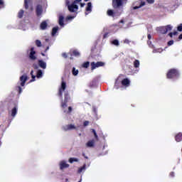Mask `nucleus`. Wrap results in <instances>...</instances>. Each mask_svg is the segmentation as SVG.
<instances>
[{
	"label": "nucleus",
	"mask_w": 182,
	"mask_h": 182,
	"mask_svg": "<svg viewBox=\"0 0 182 182\" xmlns=\"http://www.w3.org/2000/svg\"><path fill=\"white\" fill-rule=\"evenodd\" d=\"M96 85V81L92 80L90 83V87H93V85Z\"/></svg>",
	"instance_id": "nucleus-38"
},
{
	"label": "nucleus",
	"mask_w": 182,
	"mask_h": 182,
	"mask_svg": "<svg viewBox=\"0 0 182 182\" xmlns=\"http://www.w3.org/2000/svg\"><path fill=\"white\" fill-rule=\"evenodd\" d=\"M65 90H66V82L65 81H62L61 87L58 90V96L60 97H63V92H65Z\"/></svg>",
	"instance_id": "nucleus-7"
},
{
	"label": "nucleus",
	"mask_w": 182,
	"mask_h": 182,
	"mask_svg": "<svg viewBox=\"0 0 182 182\" xmlns=\"http://www.w3.org/2000/svg\"><path fill=\"white\" fill-rule=\"evenodd\" d=\"M69 163H70L71 164H73L74 161H75L76 163H77V161H79V159L77 158H70L68 160Z\"/></svg>",
	"instance_id": "nucleus-29"
},
{
	"label": "nucleus",
	"mask_w": 182,
	"mask_h": 182,
	"mask_svg": "<svg viewBox=\"0 0 182 182\" xmlns=\"http://www.w3.org/2000/svg\"><path fill=\"white\" fill-rule=\"evenodd\" d=\"M36 46H38V48H41V46H42V42H41L40 40H36Z\"/></svg>",
	"instance_id": "nucleus-34"
},
{
	"label": "nucleus",
	"mask_w": 182,
	"mask_h": 182,
	"mask_svg": "<svg viewBox=\"0 0 182 182\" xmlns=\"http://www.w3.org/2000/svg\"><path fill=\"white\" fill-rule=\"evenodd\" d=\"M107 36H109V33H105L103 36V38L106 39V38H107Z\"/></svg>",
	"instance_id": "nucleus-47"
},
{
	"label": "nucleus",
	"mask_w": 182,
	"mask_h": 182,
	"mask_svg": "<svg viewBox=\"0 0 182 182\" xmlns=\"http://www.w3.org/2000/svg\"><path fill=\"white\" fill-rule=\"evenodd\" d=\"M78 73H79V70H76L75 68H73V75L74 76H77Z\"/></svg>",
	"instance_id": "nucleus-33"
},
{
	"label": "nucleus",
	"mask_w": 182,
	"mask_h": 182,
	"mask_svg": "<svg viewBox=\"0 0 182 182\" xmlns=\"http://www.w3.org/2000/svg\"><path fill=\"white\" fill-rule=\"evenodd\" d=\"M69 168V164H66L65 161H62L60 163V170H64V168Z\"/></svg>",
	"instance_id": "nucleus-13"
},
{
	"label": "nucleus",
	"mask_w": 182,
	"mask_h": 182,
	"mask_svg": "<svg viewBox=\"0 0 182 182\" xmlns=\"http://www.w3.org/2000/svg\"><path fill=\"white\" fill-rule=\"evenodd\" d=\"M92 133L94 134L95 141H99V136H97V133H96V130L94 129H92Z\"/></svg>",
	"instance_id": "nucleus-24"
},
{
	"label": "nucleus",
	"mask_w": 182,
	"mask_h": 182,
	"mask_svg": "<svg viewBox=\"0 0 182 182\" xmlns=\"http://www.w3.org/2000/svg\"><path fill=\"white\" fill-rule=\"evenodd\" d=\"M136 4L139 6H134V9H139L141 8L142 6H144V5H146V1L139 0V1L136 2Z\"/></svg>",
	"instance_id": "nucleus-11"
},
{
	"label": "nucleus",
	"mask_w": 182,
	"mask_h": 182,
	"mask_svg": "<svg viewBox=\"0 0 182 182\" xmlns=\"http://www.w3.org/2000/svg\"><path fill=\"white\" fill-rule=\"evenodd\" d=\"M58 31H59V27H58V26L53 27L52 29V33H51L52 36H55V35H56V33H58Z\"/></svg>",
	"instance_id": "nucleus-23"
},
{
	"label": "nucleus",
	"mask_w": 182,
	"mask_h": 182,
	"mask_svg": "<svg viewBox=\"0 0 182 182\" xmlns=\"http://www.w3.org/2000/svg\"><path fill=\"white\" fill-rule=\"evenodd\" d=\"M170 176L171 177H174V172H171Z\"/></svg>",
	"instance_id": "nucleus-53"
},
{
	"label": "nucleus",
	"mask_w": 182,
	"mask_h": 182,
	"mask_svg": "<svg viewBox=\"0 0 182 182\" xmlns=\"http://www.w3.org/2000/svg\"><path fill=\"white\" fill-rule=\"evenodd\" d=\"M36 54V52L35 51V48L32 47L31 48V52L29 54V58L31 60H36V56H35Z\"/></svg>",
	"instance_id": "nucleus-8"
},
{
	"label": "nucleus",
	"mask_w": 182,
	"mask_h": 182,
	"mask_svg": "<svg viewBox=\"0 0 182 182\" xmlns=\"http://www.w3.org/2000/svg\"><path fill=\"white\" fill-rule=\"evenodd\" d=\"M0 8H5V3L4 2V0H0Z\"/></svg>",
	"instance_id": "nucleus-35"
},
{
	"label": "nucleus",
	"mask_w": 182,
	"mask_h": 182,
	"mask_svg": "<svg viewBox=\"0 0 182 182\" xmlns=\"http://www.w3.org/2000/svg\"><path fill=\"white\" fill-rule=\"evenodd\" d=\"M38 65L41 69H46V63L42 60H38Z\"/></svg>",
	"instance_id": "nucleus-20"
},
{
	"label": "nucleus",
	"mask_w": 182,
	"mask_h": 182,
	"mask_svg": "<svg viewBox=\"0 0 182 182\" xmlns=\"http://www.w3.org/2000/svg\"><path fill=\"white\" fill-rule=\"evenodd\" d=\"M65 180H66V181H68V178H66Z\"/></svg>",
	"instance_id": "nucleus-63"
},
{
	"label": "nucleus",
	"mask_w": 182,
	"mask_h": 182,
	"mask_svg": "<svg viewBox=\"0 0 182 182\" xmlns=\"http://www.w3.org/2000/svg\"><path fill=\"white\" fill-rule=\"evenodd\" d=\"M174 41L171 40L168 42V46H171V45H173Z\"/></svg>",
	"instance_id": "nucleus-39"
},
{
	"label": "nucleus",
	"mask_w": 182,
	"mask_h": 182,
	"mask_svg": "<svg viewBox=\"0 0 182 182\" xmlns=\"http://www.w3.org/2000/svg\"><path fill=\"white\" fill-rule=\"evenodd\" d=\"M64 19L65 17H63V16H59L58 23L60 26H63V25H65V23H63Z\"/></svg>",
	"instance_id": "nucleus-21"
},
{
	"label": "nucleus",
	"mask_w": 182,
	"mask_h": 182,
	"mask_svg": "<svg viewBox=\"0 0 182 182\" xmlns=\"http://www.w3.org/2000/svg\"><path fill=\"white\" fill-rule=\"evenodd\" d=\"M91 66V70H95L97 68H102L105 66V63L102 61H98L97 63L92 62L90 64Z\"/></svg>",
	"instance_id": "nucleus-6"
},
{
	"label": "nucleus",
	"mask_w": 182,
	"mask_h": 182,
	"mask_svg": "<svg viewBox=\"0 0 182 182\" xmlns=\"http://www.w3.org/2000/svg\"><path fill=\"white\" fill-rule=\"evenodd\" d=\"M147 38L150 41V39H151V35L148 34Z\"/></svg>",
	"instance_id": "nucleus-52"
},
{
	"label": "nucleus",
	"mask_w": 182,
	"mask_h": 182,
	"mask_svg": "<svg viewBox=\"0 0 182 182\" xmlns=\"http://www.w3.org/2000/svg\"><path fill=\"white\" fill-rule=\"evenodd\" d=\"M134 68H139V66H140V61H139V60H135L134 62Z\"/></svg>",
	"instance_id": "nucleus-32"
},
{
	"label": "nucleus",
	"mask_w": 182,
	"mask_h": 182,
	"mask_svg": "<svg viewBox=\"0 0 182 182\" xmlns=\"http://www.w3.org/2000/svg\"><path fill=\"white\" fill-rule=\"evenodd\" d=\"M32 79L30 80V82H35V78L36 77V76H35L34 75H31Z\"/></svg>",
	"instance_id": "nucleus-43"
},
{
	"label": "nucleus",
	"mask_w": 182,
	"mask_h": 182,
	"mask_svg": "<svg viewBox=\"0 0 182 182\" xmlns=\"http://www.w3.org/2000/svg\"><path fill=\"white\" fill-rule=\"evenodd\" d=\"M83 157H86V155L85 154V153L82 154Z\"/></svg>",
	"instance_id": "nucleus-59"
},
{
	"label": "nucleus",
	"mask_w": 182,
	"mask_h": 182,
	"mask_svg": "<svg viewBox=\"0 0 182 182\" xmlns=\"http://www.w3.org/2000/svg\"><path fill=\"white\" fill-rule=\"evenodd\" d=\"M62 56H63V58H64L65 59L68 58V54H67L66 53H63L62 54Z\"/></svg>",
	"instance_id": "nucleus-44"
},
{
	"label": "nucleus",
	"mask_w": 182,
	"mask_h": 182,
	"mask_svg": "<svg viewBox=\"0 0 182 182\" xmlns=\"http://www.w3.org/2000/svg\"><path fill=\"white\" fill-rule=\"evenodd\" d=\"M83 157H86V155L85 154V153L82 154Z\"/></svg>",
	"instance_id": "nucleus-58"
},
{
	"label": "nucleus",
	"mask_w": 182,
	"mask_h": 182,
	"mask_svg": "<svg viewBox=\"0 0 182 182\" xmlns=\"http://www.w3.org/2000/svg\"><path fill=\"white\" fill-rule=\"evenodd\" d=\"M64 102L61 103V107L65 109V107H68V102L70 100V96L69 95V92L67 91L64 94Z\"/></svg>",
	"instance_id": "nucleus-4"
},
{
	"label": "nucleus",
	"mask_w": 182,
	"mask_h": 182,
	"mask_svg": "<svg viewBox=\"0 0 182 182\" xmlns=\"http://www.w3.org/2000/svg\"><path fill=\"white\" fill-rule=\"evenodd\" d=\"M48 50H49V46H47L46 50H45V53H46L48 52Z\"/></svg>",
	"instance_id": "nucleus-50"
},
{
	"label": "nucleus",
	"mask_w": 182,
	"mask_h": 182,
	"mask_svg": "<svg viewBox=\"0 0 182 182\" xmlns=\"http://www.w3.org/2000/svg\"><path fill=\"white\" fill-rule=\"evenodd\" d=\"M24 13L25 11L23 10H20L18 14V18H19V19H21V18H23Z\"/></svg>",
	"instance_id": "nucleus-27"
},
{
	"label": "nucleus",
	"mask_w": 182,
	"mask_h": 182,
	"mask_svg": "<svg viewBox=\"0 0 182 182\" xmlns=\"http://www.w3.org/2000/svg\"><path fill=\"white\" fill-rule=\"evenodd\" d=\"M72 55H73V56H76V57L80 56V53H79V52L77 51V50H73L72 51Z\"/></svg>",
	"instance_id": "nucleus-26"
},
{
	"label": "nucleus",
	"mask_w": 182,
	"mask_h": 182,
	"mask_svg": "<svg viewBox=\"0 0 182 182\" xmlns=\"http://www.w3.org/2000/svg\"><path fill=\"white\" fill-rule=\"evenodd\" d=\"M74 18H75V16H67L68 21H70V20L73 19Z\"/></svg>",
	"instance_id": "nucleus-42"
},
{
	"label": "nucleus",
	"mask_w": 182,
	"mask_h": 182,
	"mask_svg": "<svg viewBox=\"0 0 182 182\" xmlns=\"http://www.w3.org/2000/svg\"><path fill=\"white\" fill-rule=\"evenodd\" d=\"M42 14H43V7L41 4H38L36 6V15L37 18H42Z\"/></svg>",
	"instance_id": "nucleus-5"
},
{
	"label": "nucleus",
	"mask_w": 182,
	"mask_h": 182,
	"mask_svg": "<svg viewBox=\"0 0 182 182\" xmlns=\"http://www.w3.org/2000/svg\"><path fill=\"white\" fill-rule=\"evenodd\" d=\"M42 76H43V73H42L41 70H38L37 71L36 77H38V79H40V77H42Z\"/></svg>",
	"instance_id": "nucleus-28"
},
{
	"label": "nucleus",
	"mask_w": 182,
	"mask_h": 182,
	"mask_svg": "<svg viewBox=\"0 0 182 182\" xmlns=\"http://www.w3.org/2000/svg\"><path fill=\"white\" fill-rule=\"evenodd\" d=\"M68 11H70V12H76V11L79 9L77 5H76L75 4L68 5Z\"/></svg>",
	"instance_id": "nucleus-10"
},
{
	"label": "nucleus",
	"mask_w": 182,
	"mask_h": 182,
	"mask_svg": "<svg viewBox=\"0 0 182 182\" xmlns=\"http://www.w3.org/2000/svg\"><path fill=\"white\" fill-rule=\"evenodd\" d=\"M2 146V141H0V147Z\"/></svg>",
	"instance_id": "nucleus-60"
},
{
	"label": "nucleus",
	"mask_w": 182,
	"mask_h": 182,
	"mask_svg": "<svg viewBox=\"0 0 182 182\" xmlns=\"http://www.w3.org/2000/svg\"><path fill=\"white\" fill-rule=\"evenodd\" d=\"M122 86H126V87L130 86V80L128 78L123 79L122 80Z\"/></svg>",
	"instance_id": "nucleus-15"
},
{
	"label": "nucleus",
	"mask_w": 182,
	"mask_h": 182,
	"mask_svg": "<svg viewBox=\"0 0 182 182\" xmlns=\"http://www.w3.org/2000/svg\"><path fill=\"white\" fill-rule=\"evenodd\" d=\"M112 45H114V46H119L120 43H119V40L115 39L112 41Z\"/></svg>",
	"instance_id": "nucleus-31"
},
{
	"label": "nucleus",
	"mask_w": 182,
	"mask_h": 182,
	"mask_svg": "<svg viewBox=\"0 0 182 182\" xmlns=\"http://www.w3.org/2000/svg\"><path fill=\"white\" fill-rule=\"evenodd\" d=\"M171 29H173V26H171V25H167L166 26L160 27L159 31L162 35H166V33L169 32V31H171Z\"/></svg>",
	"instance_id": "nucleus-3"
},
{
	"label": "nucleus",
	"mask_w": 182,
	"mask_h": 182,
	"mask_svg": "<svg viewBox=\"0 0 182 182\" xmlns=\"http://www.w3.org/2000/svg\"><path fill=\"white\" fill-rule=\"evenodd\" d=\"M96 143V140L95 139H91L90 141H88L86 143V146L87 147H95V144Z\"/></svg>",
	"instance_id": "nucleus-17"
},
{
	"label": "nucleus",
	"mask_w": 182,
	"mask_h": 182,
	"mask_svg": "<svg viewBox=\"0 0 182 182\" xmlns=\"http://www.w3.org/2000/svg\"><path fill=\"white\" fill-rule=\"evenodd\" d=\"M87 7L85 9V11H86L85 15H89V14H90V12H92V3L89 2V3H87Z\"/></svg>",
	"instance_id": "nucleus-14"
},
{
	"label": "nucleus",
	"mask_w": 182,
	"mask_h": 182,
	"mask_svg": "<svg viewBox=\"0 0 182 182\" xmlns=\"http://www.w3.org/2000/svg\"><path fill=\"white\" fill-rule=\"evenodd\" d=\"M146 2L149 4H154V0H146Z\"/></svg>",
	"instance_id": "nucleus-40"
},
{
	"label": "nucleus",
	"mask_w": 182,
	"mask_h": 182,
	"mask_svg": "<svg viewBox=\"0 0 182 182\" xmlns=\"http://www.w3.org/2000/svg\"><path fill=\"white\" fill-rule=\"evenodd\" d=\"M127 4V0H112V9H108L107 14L108 16L115 18V16H120L123 12V6Z\"/></svg>",
	"instance_id": "nucleus-1"
},
{
	"label": "nucleus",
	"mask_w": 182,
	"mask_h": 182,
	"mask_svg": "<svg viewBox=\"0 0 182 182\" xmlns=\"http://www.w3.org/2000/svg\"><path fill=\"white\" fill-rule=\"evenodd\" d=\"M17 91L18 92V95H21L22 93V87L21 86L16 87Z\"/></svg>",
	"instance_id": "nucleus-36"
},
{
	"label": "nucleus",
	"mask_w": 182,
	"mask_h": 182,
	"mask_svg": "<svg viewBox=\"0 0 182 182\" xmlns=\"http://www.w3.org/2000/svg\"><path fill=\"white\" fill-rule=\"evenodd\" d=\"M29 5H32V0H24L25 9H29Z\"/></svg>",
	"instance_id": "nucleus-19"
},
{
	"label": "nucleus",
	"mask_w": 182,
	"mask_h": 182,
	"mask_svg": "<svg viewBox=\"0 0 182 182\" xmlns=\"http://www.w3.org/2000/svg\"><path fill=\"white\" fill-rule=\"evenodd\" d=\"M26 80H28V75H26V74L21 75L20 77L21 86L22 87L25 86V83H26Z\"/></svg>",
	"instance_id": "nucleus-9"
},
{
	"label": "nucleus",
	"mask_w": 182,
	"mask_h": 182,
	"mask_svg": "<svg viewBox=\"0 0 182 182\" xmlns=\"http://www.w3.org/2000/svg\"><path fill=\"white\" fill-rule=\"evenodd\" d=\"M124 43H127V44H129V43H130V41H129V39H125V40L124 41Z\"/></svg>",
	"instance_id": "nucleus-48"
},
{
	"label": "nucleus",
	"mask_w": 182,
	"mask_h": 182,
	"mask_svg": "<svg viewBox=\"0 0 182 182\" xmlns=\"http://www.w3.org/2000/svg\"><path fill=\"white\" fill-rule=\"evenodd\" d=\"M90 65V63L89 61L85 62L82 63V68H85V69H87Z\"/></svg>",
	"instance_id": "nucleus-30"
},
{
	"label": "nucleus",
	"mask_w": 182,
	"mask_h": 182,
	"mask_svg": "<svg viewBox=\"0 0 182 182\" xmlns=\"http://www.w3.org/2000/svg\"><path fill=\"white\" fill-rule=\"evenodd\" d=\"M75 129H76V127L72 124L63 127V130H65V132H68V130H73Z\"/></svg>",
	"instance_id": "nucleus-12"
},
{
	"label": "nucleus",
	"mask_w": 182,
	"mask_h": 182,
	"mask_svg": "<svg viewBox=\"0 0 182 182\" xmlns=\"http://www.w3.org/2000/svg\"><path fill=\"white\" fill-rule=\"evenodd\" d=\"M31 76H32V75H33V70L31 71Z\"/></svg>",
	"instance_id": "nucleus-57"
},
{
	"label": "nucleus",
	"mask_w": 182,
	"mask_h": 182,
	"mask_svg": "<svg viewBox=\"0 0 182 182\" xmlns=\"http://www.w3.org/2000/svg\"><path fill=\"white\" fill-rule=\"evenodd\" d=\"M181 39H182V33L178 36L177 41H181Z\"/></svg>",
	"instance_id": "nucleus-49"
},
{
	"label": "nucleus",
	"mask_w": 182,
	"mask_h": 182,
	"mask_svg": "<svg viewBox=\"0 0 182 182\" xmlns=\"http://www.w3.org/2000/svg\"><path fill=\"white\" fill-rule=\"evenodd\" d=\"M16 113H18V108L16 107H14L11 109V116H12V117H15V116H16Z\"/></svg>",
	"instance_id": "nucleus-22"
},
{
	"label": "nucleus",
	"mask_w": 182,
	"mask_h": 182,
	"mask_svg": "<svg viewBox=\"0 0 182 182\" xmlns=\"http://www.w3.org/2000/svg\"><path fill=\"white\" fill-rule=\"evenodd\" d=\"M87 1H89V0H85V2H87Z\"/></svg>",
	"instance_id": "nucleus-62"
},
{
	"label": "nucleus",
	"mask_w": 182,
	"mask_h": 182,
	"mask_svg": "<svg viewBox=\"0 0 182 182\" xmlns=\"http://www.w3.org/2000/svg\"><path fill=\"white\" fill-rule=\"evenodd\" d=\"M85 5H86L85 3H81V4H80L81 8H83V6H85Z\"/></svg>",
	"instance_id": "nucleus-54"
},
{
	"label": "nucleus",
	"mask_w": 182,
	"mask_h": 182,
	"mask_svg": "<svg viewBox=\"0 0 182 182\" xmlns=\"http://www.w3.org/2000/svg\"><path fill=\"white\" fill-rule=\"evenodd\" d=\"M83 126H85V127L89 126V121H85L83 123Z\"/></svg>",
	"instance_id": "nucleus-45"
},
{
	"label": "nucleus",
	"mask_w": 182,
	"mask_h": 182,
	"mask_svg": "<svg viewBox=\"0 0 182 182\" xmlns=\"http://www.w3.org/2000/svg\"><path fill=\"white\" fill-rule=\"evenodd\" d=\"M82 0H75L73 4H74V5H76V4H79V2H80Z\"/></svg>",
	"instance_id": "nucleus-46"
},
{
	"label": "nucleus",
	"mask_w": 182,
	"mask_h": 182,
	"mask_svg": "<svg viewBox=\"0 0 182 182\" xmlns=\"http://www.w3.org/2000/svg\"><path fill=\"white\" fill-rule=\"evenodd\" d=\"M177 31L178 32H182V23H181L178 27H177Z\"/></svg>",
	"instance_id": "nucleus-37"
},
{
	"label": "nucleus",
	"mask_w": 182,
	"mask_h": 182,
	"mask_svg": "<svg viewBox=\"0 0 182 182\" xmlns=\"http://www.w3.org/2000/svg\"><path fill=\"white\" fill-rule=\"evenodd\" d=\"M180 77V71L176 68L168 70L166 73L167 79H178Z\"/></svg>",
	"instance_id": "nucleus-2"
},
{
	"label": "nucleus",
	"mask_w": 182,
	"mask_h": 182,
	"mask_svg": "<svg viewBox=\"0 0 182 182\" xmlns=\"http://www.w3.org/2000/svg\"><path fill=\"white\" fill-rule=\"evenodd\" d=\"M41 55L42 56H46L45 53H41Z\"/></svg>",
	"instance_id": "nucleus-56"
},
{
	"label": "nucleus",
	"mask_w": 182,
	"mask_h": 182,
	"mask_svg": "<svg viewBox=\"0 0 182 182\" xmlns=\"http://www.w3.org/2000/svg\"><path fill=\"white\" fill-rule=\"evenodd\" d=\"M85 159H86L87 160V159H89V157H87V156H85Z\"/></svg>",
	"instance_id": "nucleus-61"
},
{
	"label": "nucleus",
	"mask_w": 182,
	"mask_h": 182,
	"mask_svg": "<svg viewBox=\"0 0 182 182\" xmlns=\"http://www.w3.org/2000/svg\"><path fill=\"white\" fill-rule=\"evenodd\" d=\"M172 33H173V35H174V36L178 35V32H177V31H174V32Z\"/></svg>",
	"instance_id": "nucleus-51"
},
{
	"label": "nucleus",
	"mask_w": 182,
	"mask_h": 182,
	"mask_svg": "<svg viewBox=\"0 0 182 182\" xmlns=\"http://www.w3.org/2000/svg\"><path fill=\"white\" fill-rule=\"evenodd\" d=\"M72 110H73L72 107H68V110L67 111V113L68 114L72 113Z\"/></svg>",
	"instance_id": "nucleus-41"
},
{
	"label": "nucleus",
	"mask_w": 182,
	"mask_h": 182,
	"mask_svg": "<svg viewBox=\"0 0 182 182\" xmlns=\"http://www.w3.org/2000/svg\"><path fill=\"white\" fill-rule=\"evenodd\" d=\"M40 28L41 31H45L48 28V22L46 21H43L40 24Z\"/></svg>",
	"instance_id": "nucleus-16"
},
{
	"label": "nucleus",
	"mask_w": 182,
	"mask_h": 182,
	"mask_svg": "<svg viewBox=\"0 0 182 182\" xmlns=\"http://www.w3.org/2000/svg\"><path fill=\"white\" fill-rule=\"evenodd\" d=\"M175 140L177 141V143H180V141H182V133L178 132L176 136H175Z\"/></svg>",
	"instance_id": "nucleus-18"
},
{
	"label": "nucleus",
	"mask_w": 182,
	"mask_h": 182,
	"mask_svg": "<svg viewBox=\"0 0 182 182\" xmlns=\"http://www.w3.org/2000/svg\"><path fill=\"white\" fill-rule=\"evenodd\" d=\"M121 23H123V21H121Z\"/></svg>",
	"instance_id": "nucleus-64"
},
{
	"label": "nucleus",
	"mask_w": 182,
	"mask_h": 182,
	"mask_svg": "<svg viewBox=\"0 0 182 182\" xmlns=\"http://www.w3.org/2000/svg\"><path fill=\"white\" fill-rule=\"evenodd\" d=\"M86 170V164H85L82 167L79 168L77 170V173L80 174L82 171H85Z\"/></svg>",
	"instance_id": "nucleus-25"
},
{
	"label": "nucleus",
	"mask_w": 182,
	"mask_h": 182,
	"mask_svg": "<svg viewBox=\"0 0 182 182\" xmlns=\"http://www.w3.org/2000/svg\"><path fill=\"white\" fill-rule=\"evenodd\" d=\"M168 36H170V38H173V33H169Z\"/></svg>",
	"instance_id": "nucleus-55"
}]
</instances>
